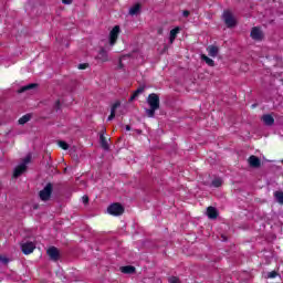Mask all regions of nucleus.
<instances>
[{
	"label": "nucleus",
	"instance_id": "obj_1",
	"mask_svg": "<svg viewBox=\"0 0 283 283\" xmlns=\"http://www.w3.org/2000/svg\"><path fill=\"white\" fill-rule=\"evenodd\" d=\"M147 103L150 108H146V116H148V118H154L157 109H160V96L156 93H151L147 97Z\"/></svg>",
	"mask_w": 283,
	"mask_h": 283
},
{
	"label": "nucleus",
	"instance_id": "obj_2",
	"mask_svg": "<svg viewBox=\"0 0 283 283\" xmlns=\"http://www.w3.org/2000/svg\"><path fill=\"white\" fill-rule=\"evenodd\" d=\"M32 160V157L28 155L24 159L23 163L20 164L18 167H15L13 171V178H19V176H22L24 171L28 169V164Z\"/></svg>",
	"mask_w": 283,
	"mask_h": 283
},
{
	"label": "nucleus",
	"instance_id": "obj_3",
	"mask_svg": "<svg viewBox=\"0 0 283 283\" xmlns=\"http://www.w3.org/2000/svg\"><path fill=\"white\" fill-rule=\"evenodd\" d=\"M54 189V186L52 182L46 184V186L39 192L40 200L43 202H48L50 198H52V190Z\"/></svg>",
	"mask_w": 283,
	"mask_h": 283
},
{
	"label": "nucleus",
	"instance_id": "obj_4",
	"mask_svg": "<svg viewBox=\"0 0 283 283\" xmlns=\"http://www.w3.org/2000/svg\"><path fill=\"white\" fill-rule=\"evenodd\" d=\"M107 212L111 216H123V213H125V208L119 202H115L108 206Z\"/></svg>",
	"mask_w": 283,
	"mask_h": 283
},
{
	"label": "nucleus",
	"instance_id": "obj_5",
	"mask_svg": "<svg viewBox=\"0 0 283 283\" xmlns=\"http://www.w3.org/2000/svg\"><path fill=\"white\" fill-rule=\"evenodd\" d=\"M222 17L227 28H235L238 25V21L231 11H224Z\"/></svg>",
	"mask_w": 283,
	"mask_h": 283
},
{
	"label": "nucleus",
	"instance_id": "obj_6",
	"mask_svg": "<svg viewBox=\"0 0 283 283\" xmlns=\"http://www.w3.org/2000/svg\"><path fill=\"white\" fill-rule=\"evenodd\" d=\"M118 34H120V27L115 25L109 32V44L115 45L116 41H118Z\"/></svg>",
	"mask_w": 283,
	"mask_h": 283
},
{
	"label": "nucleus",
	"instance_id": "obj_7",
	"mask_svg": "<svg viewBox=\"0 0 283 283\" xmlns=\"http://www.w3.org/2000/svg\"><path fill=\"white\" fill-rule=\"evenodd\" d=\"M46 254L49 255L50 260L53 262H59V258H61V252L56 249V247H51L48 249Z\"/></svg>",
	"mask_w": 283,
	"mask_h": 283
},
{
	"label": "nucleus",
	"instance_id": "obj_8",
	"mask_svg": "<svg viewBox=\"0 0 283 283\" xmlns=\"http://www.w3.org/2000/svg\"><path fill=\"white\" fill-rule=\"evenodd\" d=\"M250 36L254 41H262V39H264V33L262 32V30L259 27H254L251 30Z\"/></svg>",
	"mask_w": 283,
	"mask_h": 283
},
{
	"label": "nucleus",
	"instance_id": "obj_9",
	"mask_svg": "<svg viewBox=\"0 0 283 283\" xmlns=\"http://www.w3.org/2000/svg\"><path fill=\"white\" fill-rule=\"evenodd\" d=\"M36 249V245L33 242H25L21 244V250L24 255H30Z\"/></svg>",
	"mask_w": 283,
	"mask_h": 283
},
{
	"label": "nucleus",
	"instance_id": "obj_10",
	"mask_svg": "<svg viewBox=\"0 0 283 283\" xmlns=\"http://www.w3.org/2000/svg\"><path fill=\"white\" fill-rule=\"evenodd\" d=\"M95 60L101 61V63H106V61H109L107 50H105V48H101L97 55L95 56Z\"/></svg>",
	"mask_w": 283,
	"mask_h": 283
},
{
	"label": "nucleus",
	"instance_id": "obj_11",
	"mask_svg": "<svg viewBox=\"0 0 283 283\" xmlns=\"http://www.w3.org/2000/svg\"><path fill=\"white\" fill-rule=\"evenodd\" d=\"M248 163L253 169H260L262 166V161L255 155L250 156Z\"/></svg>",
	"mask_w": 283,
	"mask_h": 283
},
{
	"label": "nucleus",
	"instance_id": "obj_12",
	"mask_svg": "<svg viewBox=\"0 0 283 283\" xmlns=\"http://www.w3.org/2000/svg\"><path fill=\"white\" fill-rule=\"evenodd\" d=\"M261 120H263L264 125L268 127H273V125H275V118H273V115L271 114L263 115Z\"/></svg>",
	"mask_w": 283,
	"mask_h": 283
},
{
	"label": "nucleus",
	"instance_id": "obj_13",
	"mask_svg": "<svg viewBox=\"0 0 283 283\" xmlns=\"http://www.w3.org/2000/svg\"><path fill=\"white\" fill-rule=\"evenodd\" d=\"M105 132H107V129L103 128L102 133L99 135V143H101L102 147L105 149V151H108L109 144L107 143V138H105Z\"/></svg>",
	"mask_w": 283,
	"mask_h": 283
},
{
	"label": "nucleus",
	"instance_id": "obj_14",
	"mask_svg": "<svg viewBox=\"0 0 283 283\" xmlns=\"http://www.w3.org/2000/svg\"><path fill=\"white\" fill-rule=\"evenodd\" d=\"M207 216L210 220H216L218 218V209L214 207H208L207 208Z\"/></svg>",
	"mask_w": 283,
	"mask_h": 283
},
{
	"label": "nucleus",
	"instance_id": "obj_15",
	"mask_svg": "<svg viewBox=\"0 0 283 283\" xmlns=\"http://www.w3.org/2000/svg\"><path fill=\"white\" fill-rule=\"evenodd\" d=\"M207 52L209 56H212L213 59H216V56H218V53L220 52V48L216 45H210L207 48Z\"/></svg>",
	"mask_w": 283,
	"mask_h": 283
},
{
	"label": "nucleus",
	"instance_id": "obj_16",
	"mask_svg": "<svg viewBox=\"0 0 283 283\" xmlns=\"http://www.w3.org/2000/svg\"><path fill=\"white\" fill-rule=\"evenodd\" d=\"M122 273H125L126 275H132L136 273V268L134 265H126L120 268Z\"/></svg>",
	"mask_w": 283,
	"mask_h": 283
},
{
	"label": "nucleus",
	"instance_id": "obj_17",
	"mask_svg": "<svg viewBox=\"0 0 283 283\" xmlns=\"http://www.w3.org/2000/svg\"><path fill=\"white\" fill-rule=\"evenodd\" d=\"M178 32H180V28L176 27L175 29L170 30L169 43H174L176 41V36H178Z\"/></svg>",
	"mask_w": 283,
	"mask_h": 283
},
{
	"label": "nucleus",
	"instance_id": "obj_18",
	"mask_svg": "<svg viewBox=\"0 0 283 283\" xmlns=\"http://www.w3.org/2000/svg\"><path fill=\"white\" fill-rule=\"evenodd\" d=\"M201 61H205V63H207V65H209V67L216 66V62L205 54L201 55Z\"/></svg>",
	"mask_w": 283,
	"mask_h": 283
},
{
	"label": "nucleus",
	"instance_id": "obj_19",
	"mask_svg": "<svg viewBox=\"0 0 283 283\" xmlns=\"http://www.w3.org/2000/svg\"><path fill=\"white\" fill-rule=\"evenodd\" d=\"M135 53H136V51H135V52H133V53H129V54L123 55V56L119 59L118 69H119V70H123V67H124V65H123V61H125V59H132V57H134V54H135Z\"/></svg>",
	"mask_w": 283,
	"mask_h": 283
},
{
	"label": "nucleus",
	"instance_id": "obj_20",
	"mask_svg": "<svg viewBox=\"0 0 283 283\" xmlns=\"http://www.w3.org/2000/svg\"><path fill=\"white\" fill-rule=\"evenodd\" d=\"M139 12H140V4H138V3L129 9L130 17H134V15L138 14Z\"/></svg>",
	"mask_w": 283,
	"mask_h": 283
},
{
	"label": "nucleus",
	"instance_id": "obj_21",
	"mask_svg": "<svg viewBox=\"0 0 283 283\" xmlns=\"http://www.w3.org/2000/svg\"><path fill=\"white\" fill-rule=\"evenodd\" d=\"M34 87H36V84L32 83V84H28L25 86H22L20 90H19V93L20 94H23V92H28L29 90H34Z\"/></svg>",
	"mask_w": 283,
	"mask_h": 283
},
{
	"label": "nucleus",
	"instance_id": "obj_22",
	"mask_svg": "<svg viewBox=\"0 0 283 283\" xmlns=\"http://www.w3.org/2000/svg\"><path fill=\"white\" fill-rule=\"evenodd\" d=\"M31 118H32V115H30V114L22 116L19 119V125H25V123H29V120H31Z\"/></svg>",
	"mask_w": 283,
	"mask_h": 283
},
{
	"label": "nucleus",
	"instance_id": "obj_23",
	"mask_svg": "<svg viewBox=\"0 0 283 283\" xmlns=\"http://www.w3.org/2000/svg\"><path fill=\"white\" fill-rule=\"evenodd\" d=\"M274 197H275L276 202H279V205H283V192L282 191H275Z\"/></svg>",
	"mask_w": 283,
	"mask_h": 283
},
{
	"label": "nucleus",
	"instance_id": "obj_24",
	"mask_svg": "<svg viewBox=\"0 0 283 283\" xmlns=\"http://www.w3.org/2000/svg\"><path fill=\"white\" fill-rule=\"evenodd\" d=\"M57 145H59V147H61L64 150L70 149V145L67 143H65L64 140L57 142Z\"/></svg>",
	"mask_w": 283,
	"mask_h": 283
},
{
	"label": "nucleus",
	"instance_id": "obj_25",
	"mask_svg": "<svg viewBox=\"0 0 283 283\" xmlns=\"http://www.w3.org/2000/svg\"><path fill=\"white\" fill-rule=\"evenodd\" d=\"M118 107H120V102H116L115 104H113V106L111 108V114L116 115V109H118Z\"/></svg>",
	"mask_w": 283,
	"mask_h": 283
},
{
	"label": "nucleus",
	"instance_id": "obj_26",
	"mask_svg": "<svg viewBox=\"0 0 283 283\" xmlns=\"http://www.w3.org/2000/svg\"><path fill=\"white\" fill-rule=\"evenodd\" d=\"M212 187H222V179L217 178L214 180H212Z\"/></svg>",
	"mask_w": 283,
	"mask_h": 283
},
{
	"label": "nucleus",
	"instance_id": "obj_27",
	"mask_svg": "<svg viewBox=\"0 0 283 283\" xmlns=\"http://www.w3.org/2000/svg\"><path fill=\"white\" fill-rule=\"evenodd\" d=\"M168 283H182V282L180 281V277H178V276H170V277H168Z\"/></svg>",
	"mask_w": 283,
	"mask_h": 283
},
{
	"label": "nucleus",
	"instance_id": "obj_28",
	"mask_svg": "<svg viewBox=\"0 0 283 283\" xmlns=\"http://www.w3.org/2000/svg\"><path fill=\"white\" fill-rule=\"evenodd\" d=\"M143 92H145V86H142V87L137 88L134 93H135L137 96H140V94H143Z\"/></svg>",
	"mask_w": 283,
	"mask_h": 283
},
{
	"label": "nucleus",
	"instance_id": "obj_29",
	"mask_svg": "<svg viewBox=\"0 0 283 283\" xmlns=\"http://www.w3.org/2000/svg\"><path fill=\"white\" fill-rule=\"evenodd\" d=\"M0 262H1L2 264H8V262H10V259H8L7 256L1 255V256H0Z\"/></svg>",
	"mask_w": 283,
	"mask_h": 283
},
{
	"label": "nucleus",
	"instance_id": "obj_30",
	"mask_svg": "<svg viewBox=\"0 0 283 283\" xmlns=\"http://www.w3.org/2000/svg\"><path fill=\"white\" fill-rule=\"evenodd\" d=\"M78 70H87V67H90L88 63H83V64H78Z\"/></svg>",
	"mask_w": 283,
	"mask_h": 283
},
{
	"label": "nucleus",
	"instance_id": "obj_31",
	"mask_svg": "<svg viewBox=\"0 0 283 283\" xmlns=\"http://www.w3.org/2000/svg\"><path fill=\"white\" fill-rule=\"evenodd\" d=\"M268 277L270 279L277 277V273L275 271H272L268 274Z\"/></svg>",
	"mask_w": 283,
	"mask_h": 283
},
{
	"label": "nucleus",
	"instance_id": "obj_32",
	"mask_svg": "<svg viewBox=\"0 0 283 283\" xmlns=\"http://www.w3.org/2000/svg\"><path fill=\"white\" fill-rule=\"evenodd\" d=\"M136 98H138V95L133 93V95L129 97V103H133V101H136Z\"/></svg>",
	"mask_w": 283,
	"mask_h": 283
},
{
	"label": "nucleus",
	"instance_id": "obj_33",
	"mask_svg": "<svg viewBox=\"0 0 283 283\" xmlns=\"http://www.w3.org/2000/svg\"><path fill=\"white\" fill-rule=\"evenodd\" d=\"M136 98H138V95L133 93V95L129 97V103H133V101H136Z\"/></svg>",
	"mask_w": 283,
	"mask_h": 283
},
{
	"label": "nucleus",
	"instance_id": "obj_34",
	"mask_svg": "<svg viewBox=\"0 0 283 283\" xmlns=\"http://www.w3.org/2000/svg\"><path fill=\"white\" fill-rule=\"evenodd\" d=\"M82 200H83L84 205H87V202H90V197L83 196Z\"/></svg>",
	"mask_w": 283,
	"mask_h": 283
},
{
	"label": "nucleus",
	"instance_id": "obj_35",
	"mask_svg": "<svg viewBox=\"0 0 283 283\" xmlns=\"http://www.w3.org/2000/svg\"><path fill=\"white\" fill-rule=\"evenodd\" d=\"M55 109H61V101L55 102Z\"/></svg>",
	"mask_w": 283,
	"mask_h": 283
},
{
	"label": "nucleus",
	"instance_id": "obj_36",
	"mask_svg": "<svg viewBox=\"0 0 283 283\" xmlns=\"http://www.w3.org/2000/svg\"><path fill=\"white\" fill-rule=\"evenodd\" d=\"M114 118H116V115L114 113H111L107 120H114Z\"/></svg>",
	"mask_w": 283,
	"mask_h": 283
},
{
	"label": "nucleus",
	"instance_id": "obj_37",
	"mask_svg": "<svg viewBox=\"0 0 283 283\" xmlns=\"http://www.w3.org/2000/svg\"><path fill=\"white\" fill-rule=\"evenodd\" d=\"M62 3H64V6H70L72 3V0H62Z\"/></svg>",
	"mask_w": 283,
	"mask_h": 283
},
{
	"label": "nucleus",
	"instance_id": "obj_38",
	"mask_svg": "<svg viewBox=\"0 0 283 283\" xmlns=\"http://www.w3.org/2000/svg\"><path fill=\"white\" fill-rule=\"evenodd\" d=\"M189 14H190L189 10H185L182 12V17H185L186 19H187V17H189Z\"/></svg>",
	"mask_w": 283,
	"mask_h": 283
},
{
	"label": "nucleus",
	"instance_id": "obj_39",
	"mask_svg": "<svg viewBox=\"0 0 283 283\" xmlns=\"http://www.w3.org/2000/svg\"><path fill=\"white\" fill-rule=\"evenodd\" d=\"M125 129H126V132H132V126L126 125V126H125Z\"/></svg>",
	"mask_w": 283,
	"mask_h": 283
},
{
	"label": "nucleus",
	"instance_id": "obj_40",
	"mask_svg": "<svg viewBox=\"0 0 283 283\" xmlns=\"http://www.w3.org/2000/svg\"><path fill=\"white\" fill-rule=\"evenodd\" d=\"M221 238L223 242H227V237L222 235Z\"/></svg>",
	"mask_w": 283,
	"mask_h": 283
},
{
	"label": "nucleus",
	"instance_id": "obj_41",
	"mask_svg": "<svg viewBox=\"0 0 283 283\" xmlns=\"http://www.w3.org/2000/svg\"><path fill=\"white\" fill-rule=\"evenodd\" d=\"M158 34H163V29H160V30L158 31Z\"/></svg>",
	"mask_w": 283,
	"mask_h": 283
},
{
	"label": "nucleus",
	"instance_id": "obj_42",
	"mask_svg": "<svg viewBox=\"0 0 283 283\" xmlns=\"http://www.w3.org/2000/svg\"><path fill=\"white\" fill-rule=\"evenodd\" d=\"M138 134H142V130H137Z\"/></svg>",
	"mask_w": 283,
	"mask_h": 283
}]
</instances>
